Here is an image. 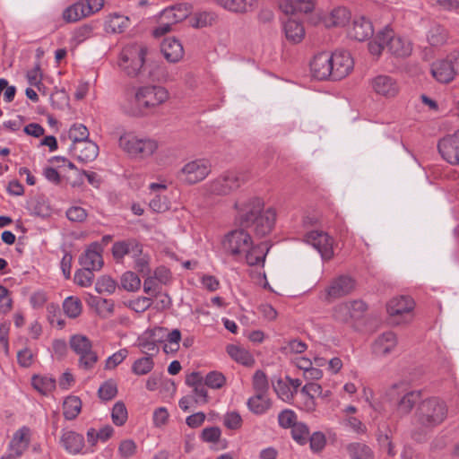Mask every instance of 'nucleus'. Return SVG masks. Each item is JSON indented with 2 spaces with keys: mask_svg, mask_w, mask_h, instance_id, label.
<instances>
[{
  "mask_svg": "<svg viewBox=\"0 0 459 459\" xmlns=\"http://www.w3.org/2000/svg\"><path fill=\"white\" fill-rule=\"evenodd\" d=\"M169 99L168 90L160 85H143L137 87L130 95L127 93L124 109L132 116H143Z\"/></svg>",
  "mask_w": 459,
  "mask_h": 459,
  "instance_id": "nucleus-1",
  "label": "nucleus"
},
{
  "mask_svg": "<svg viewBox=\"0 0 459 459\" xmlns=\"http://www.w3.org/2000/svg\"><path fill=\"white\" fill-rule=\"evenodd\" d=\"M446 415L447 407L442 400L431 397L422 401L414 413L413 424L419 431L414 429L411 434L412 437L420 441L422 434L441 424Z\"/></svg>",
  "mask_w": 459,
  "mask_h": 459,
  "instance_id": "nucleus-2",
  "label": "nucleus"
},
{
  "mask_svg": "<svg viewBox=\"0 0 459 459\" xmlns=\"http://www.w3.org/2000/svg\"><path fill=\"white\" fill-rule=\"evenodd\" d=\"M263 207L262 200L253 199L247 204L242 215L243 224L252 228L260 236H264L272 230L276 219L273 209L268 208L264 211Z\"/></svg>",
  "mask_w": 459,
  "mask_h": 459,
  "instance_id": "nucleus-3",
  "label": "nucleus"
},
{
  "mask_svg": "<svg viewBox=\"0 0 459 459\" xmlns=\"http://www.w3.org/2000/svg\"><path fill=\"white\" fill-rule=\"evenodd\" d=\"M244 182L240 172L227 171L203 186L207 195H227L237 190Z\"/></svg>",
  "mask_w": 459,
  "mask_h": 459,
  "instance_id": "nucleus-4",
  "label": "nucleus"
},
{
  "mask_svg": "<svg viewBox=\"0 0 459 459\" xmlns=\"http://www.w3.org/2000/svg\"><path fill=\"white\" fill-rule=\"evenodd\" d=\"M71 350L79 357L78 365L84 370H91L98 362L99 357L92 348V342L84 334L77 333L70 337Z\"/></svg>",
  "mask_w": 459,
  "mask_h": 459,
  "instance_id": "nucleus-5",
  "label": "nucleus"
},
{
  "mask_svg": "<svg viewBox=\"0 0 459 459\" xmlns=\"http://www.w3.org/2000/svg\"><path fill=\"white\" fill-rule=\"evenodd\" d=\"M147 48L141 44H132L126 47L120 56L119 66L128 75H137L145 62Z\"/></svg>",
  "mask_w": 459,
  "mask_h": 459,
  "instance_id": "nucleus-6",
  "label": "nucleus"
},
{
  "mask_svg": "<svg viewBox=\"0 0 459 459\" xmlns=\"http://www.w3.org/2000/svg\"><path fill=\"white\" fill-rule=\"evenodd\" d=\"M212 170V165L207 159H195L187 161L178 171L180 180L187 185H194L205 179Z\"/></svg>",
  "mask_w": 459,
  "mask_h": 459,
  "instance_id": "nucleus-7",
  "label": "nucleus"
},
{
  "mask_svg": "<svg viewBox=\"0 0 459 459\" xmlns=\"http://www.w3.org/2000/svg\"><path fill=\"white\" fill-rule=\"evenodd\" d=\"M252 244L251 236L243 230H235L229 232L221 242L224 251L236 259L243 257L244 252L252 247Z\"/></svg>",
  "mask_w": 459,
  "mask_h": 459,
  "instance_id": "nucleus-8",
  "label": "nucleus"
},
{
  "mask_svg": "<svg viewBox=\"0 0 459 459\" xmlns=\"http://www.w3.org/2000/svg\"><path fill=\"white\" fill-rule=\"evenodd\" d=\"M166 332L167 330L162 327L147 330L137 338L135 345L142 353L153 358L160 351L159 344L165 337Z\"/></svg>",
  "mask_w": 459,
  "mask_h": 459,
  "instance_id": "nucleus-9",
  "label": "nucleus"
},
{
  "mask_svg": "<svg viewBox=\"0 0 459 459\" xmlns=\"http://www.w3.org/2000/svg\"><path fill=\"white\" fill-rule=\"evenodd\" d=\"M379 39L386 42V48L394 56L406 57L411 53V42L404 38L396 36L389 26L379 31Z\"/></svg>",
  "mask_w": 459,
  "mask_h": 459,
  "instance_id": "nucleus-10",
  "label": "nucleus"
},
{
  "mask_svg": "<svg viewBox=\"0 0 459 459\" xmlns=\"http://www.w3.org/2000/svg\"><path fill=\"white\" fill-rule=\"evenodd\" d=\"M306 243L318 251L323 260H330L333 256V239L326 232L312 230L304 237Z\"/></svg>",
  "mask_w": 459,
  "mask_h": 459,
  "instance_id": "nucleus-11",
  "label": "nucleus"
},
{
  "mask_svg": "<svg viewBox=\"0 0 459 459\" xmlns=\"http://www.w3.org/2000/svg\"><path fill=\"white\" fill-rule=\"evenodd\" d=\"M441 157L452 165H459V129L441 138L437 143Z\"/></svg>",
  "mask_w": 459,
  "mask_h": 459,
  "instance_id": "nucleus-12",
  "label": "nucleus"
},
{
  "mask_svg": "<svg viewBox=\"0 0 459 459\" xmlns=\"http://www.w3.org/2000/svg\"><path fill=\"white\" fill-rule=\"evenodd\" d=\"M398 339L394 332L388 331L379 334L371 344V351L377 358H386L397 348Z\"/></svg>",
  "mask_w": 459,
  "mask_h": 459,
  "instance_id": "nucleus-13",
  "label": "nucleus"
},
{
  "mask_svg": "<svg viewBox=\"0 0 459 459\" xmlns=\"http://www.w3.org/2000/svg\"><path fill=\"white\" fill-rule=\"evenodd\" d=\"M331 66H333L332 79L341 80L347 76L353 69L354 62L347 51H336L330 54Z\"/></svg>",
  "mask_w": 459,
  "mask_h": 459,
  "instance_id": "nucleus-14",
  "label": "nucleus"
},
{
  "mask_svg": "<svg viewBox=\"0 0 459 459\" xmlns=\"http://www.w3.org/2000/svg\"><path fill=\"white\" fill-rule=\"evenodd\" d=\"M370 86L377 95L386 99L394 98L399 92L397 81L394 77L385 74L372 78Z\"/></svg>",
  "mask_w": 459,
  "mask_h": 459,
  "instance_id": "nucleus-15",
  "label": "nucleus"
},
{
  "mask_svg": "<svg viewBox=\"0 0 459 459\" xmlns=\"http://www.w3.org/2000/svg\"><path fill=\"white\" fill-rule=\"evenodd\" d=\"M367 306L362 300H353L337 305L333 310V316L341 322H348L352 318H359L366 310Z\"/></svg>",
  "mask_w": 459,
  "mask_h": 459,
  "instance_id": "nucleus-16",
  "label": "nucleus"
},
{
  "mask_svg": "<svg viewBox=\"0 0 459 459\" xmlns=\"http://www.w3.org/2000/svg\"><path fill=\"white\" fill-rule=\"evenodd\" d=\"M330 53L321 52L316 55L310 63L312 76L316 80L332 78L333 66H331Z\"/></svg>",
  "mask_w": 459,
  "mask_h": 459,
  "instance_id": "nucleus-17",
  "label": "nucleus"
},
{
  "mask_svg": "<svg viewBox=\"0 0 459 459\" xmlns=\"http://www.w3.org/2000/svg\"><path fill=\"white\" fill-rule=\"evenodd\" d=\"M31 429L27 426L19 428L13 435L8 448L15 456H22L31 441Z\"/></svg>",
  "mask_w": 459,
  "mask_h": 459,
  "instance_id": "nucleus-18",
  "label": "nucleus"
},
{
  "mask_svg": "<svg viewBox=\"0 0 459 459\" xmlns=\"http://www.w3.org/2000/svg\"><path fill=\"white\" fill-rule=\"evenodd\" d=\"M69 150L74 156L82 162L92 161L99 154L98 145L90 139L79 142V143H72Z\"/></svg>",
  "mask_w": 459,
  "mask_h": 459,
  "instance_id": "nucleus-19",
  "label": "nucleus"
},
{
  "mask_svg": "<svg viewBox=\"0 0 459 459\" xmlns=\"http://www.w3.org/2000/svg\"><path fill=\"white\" fill-rule=\"evenodd\" d=\"M140 244L135 238L117 241L112 247V255L116 261H121L126 255L130 257L140 254Z\"/></svg>",
  "mask_w": 459,
  "mask_h": 459,
  "instance_id": "nucleus-20",
  "label": "nucleus"
},
{
  "mask_svg": "<svg viewBox=\"0 0 459 459\" xmlns=\"http://www.w3.org/2000/svg\"><path fill=\"white\" fill-rule=\"evenodd\" d=\"M102 247L99 243H92L81 257V264L92 271H99L103 265Z\"/></svg>",
  "mask_w": 459,
  "mask_h": 459,
  "instance_id": "nucleus-21",
  "label": "nucleus"
},
{
  "mask_svg": "<svg viewBox=\"0 0 459 459\" xmlns=\"http://www.w3.org/2000/svg\"><path fill=\"white\" fill-rule=\"evenodd\" d=\"M354 281L349 276L342 275L332 281L327 289L329 299H337L348 295L354 289Z\"/></svg>",
  "mask_w": 459,
  "mask_h": 459,
  "instance_id": "nucleus-22",
  "label": "nucleus"
},
{
  "mask_svg": "<svg viewBox=\"0 0 459 459\" xmlns=\"http://www.w3.org/2000/svg\"><path fill=\"white\" fill-rule=\"evenodd\" d=\"M161 53L167 61L178 62L184 56V48L181 42L175 38H166L160 46Z\"/></svg>",
  "mask_w": 459,
  "mask_h": 459,
  "instance_id": "nucleus-23",
  "label": "nucleus"
},
{
  "mask_svg": "<svg viewBox=\"0 0 459 459\" xmlns=\"http://www.w3.org/2000/svg\"><path fill=\"white\" fill-rule=\"evenodd\" d=\"M414 307V301L409 298L401 296L392 299L387 304V312L391 316H411Z\"/></svg>",
  "mask_w": 459,
  "mask_h": 459,
  "instance_id": "nucleus-24",
  "label": "nucleus"
},
{
  "mask_svg": "<svg viewBox=\"0 0 459 459\" xmlns=\"http://www.w3.org/2000/svg\"><path fill=\"white\" fill-rule=\"evenodd\" d=\"M431 74L439 82H451L454 79V70L450 57L434 62L431 65Z\"/></svg>",
  "mask_w": 459,
  "mask_h": 459,
  "instance_id": "nucleus-25",
  "label": "nucleus"
},
{
  "mask_svg": "<svg viewBox=\"0 0 459 459\" xmlns=\"http://www.w3.org/2000/svg\"><path fill=\"white\" fill-rule=\"evenodd\" d=\"M374 30L370 21L365 17L354 19L350 36L359 41L365 40L373 35Z\"/></svg>",
  "mask_w": 459,
  "mask_h": 459,
  "instance_id": "nucleus-26",
  "label": "nucleus"
},
{
  "mask_svg": "<svg viewBox=\"0 0 459 459\" xmlns=\"http://www.w3.org/2000/svg\"><path fill=\"white\" fill-rule=\"evenodd\" d=\"M61 441L65 450L70 454H79L84 447L83 436L72 430L64 431Z\"/></svg>",
  "mask_w": 459,
  "mask_h": 459,
  "instance_id": "nucleus-27",
  "label": "nucleus"
},
{
  "mask_svg": "<svg viewBox=\"0 0 459 459\" xmlns=\"http://www.w3.org/2000/svg\"><path fill=\"white\" fill-rule=\"evenodd\" d=\"M315 5V0H285L281 4V8L287 14L296 13H307L314 10Z\"/></svg>",
  "mask_w": 459,
  "mask_h": 459,
  "instance_id": "nucleus-28",
  "label": "nucleus"
},
{
  "mask_svg": "<svg viewBox=\"0 0 459 459\" xmlns=\"http://www.w3.org/2000/svg\"><path fill=\"white\" fill-rule=\"evenodd\" d=\"M223 9L232 13H247L255 7L256 0H215Z\"/></svg>",
  "mask_w": 459,
  "mask_h": 459,
  "instance_id": "nucleus-29",
  "label": "nucleus"
},
{
  "mask_svg": "<svg viewBox=\"0 0 459 459\" xmlns=\"http://www.w3.org/2000/svg\"><path fill=\"white\" fill-rule=\"evenodd\" d=\"M89 17L83 0H79L67 6L62 13V18L65 22H76L83 18Z\"/></svg>",
  "mask_w": 459,
  "mask_h": 459,
  "instance_id": "nucleus-30",
  "label": "nucleus"
},
{
  "mask_svg": "<svg viewBox=\"0 0 459 459\" xmlns=\"http://www.w3.org/2000/svg\"><path fill=\"white\" fill-rule=\"evenodd\" d=\"M268 248L265 245H253L244 252L243 256L248 265H264Z\"/></svg>",
  "mask_w": 459,
  "mask_h": 459,
  "instance_id": "nucleus-31",
  "label": "nucleus"
},
{
  "mask_svg": "<svg viewBox=\"0 0 459 459\" xmlns=\"http://www.w3.org/2000/svg\"><path fill=\"white\" fill-rule=\"evenodd\" d=\"M247 406L252 413L262 415L271 408L272 402L266 394H255L248 398Z\"/></svg>",
  "mask_w": 459,
  "mask_h": 459,
  "instance_id": "nucleus-32",
  "label": "nucleus"
},
{
  "mask_svg": "<svg viewBox=\"0 0 459 459\" xmlns=\"http://www.w3.org/2000/svg\"><path fill=\"white\" fill-rule=\"evenodd\" d=\"M420 398L421 391L413 390L404 393L397 404L398 413L403 416L408 415Z\"/></svg>",
  "mask_w": 459,
  "mask_h": 459,
  "instance_id": "nucleus-33",
  "label": "nucleus"
},
{
  "mask_svg": "<svg viewBox=\"0 0 459 459\" xmlns=\"http://www.w3.org/2000/svg\"><path fill=\"white\" fill-rule=\"evenodd\" d=\"M283 30L286 38L293 43L300 42L305 36V30L302 23L292 18H289L284 22Z\"/></svg>",
  "mask_w": 459,
  "mask_h": 459,
  "instance_id": "nucleus-34",
  "label": "nucleus"
},
{
  "mask_svg": "<svg viewBox=\"0 0 459 459\" xmlns=\"http://www.w3.org/2000/svg\"><path fill=\"white\" fill-rule=\"evenodd\" d=\"M129 17L117 13L109 14L105 22L106 30L113 33H122L129 27Z\"/></svg>",
  "mask_w": 459,
  "mask_h": 459,
  "instance_id": "nucleus-35",
  "label": "nucleus"
},
{
  "mask_svg": "<svg viewBox=\"0 0 459 459\" xmlns=\"http://www.w3.org/2000/svg\"><path fill=\"white\" fill-rule=\"evenodd\" d=\"M226 351L229 356L239 364L250 367L255 362L252 354L242 346L230 344L227 346Z\"/></svg>",
  "mask_w": 459,
  "mask_h": 459,
  "instance_id": "nucleus-36",
  "label": "nucleus"
},
{
  "mask_svg": "<svg viewBox=\"0 0 459 459\" xmlns=\"http://www.w3.org/2000/svg\"><path fill=\"white\" fill-rule=\"evenodd\" d=\"M159 143L155 139L150 137H143L138 140L136 152L134 158L148 159L152 157L158 150Z\"/></svg>",
  "mask_w": 459,
  "mask_h": 459,
  "instance_id": "nucleus-37",
  "label": "nucleus"
},
{
  "mask_svg": "<svg viewBox=\"0 0 459 459\" xmlns=\"http://www.w3.org/2000/svg\"><path fill=\"white\" fill-rule=\"evenodd\" d=\"M351 20L350 11L343 6H338L333 8L325 19L327 26L343 27Z\"/></svg>",
  "mask_w": 459,
  "mask_h": 459,
  "instance_id": "nucleus-38",
  "label": "nucleus"
},
{
  "mask_svg": "<svg viewBox=\"0 0 459 459\" xmlns=\"http://www.w3.org/2000/svg\"><path fill=\"white\" fill-rule=\"evenodd\" d=\"M32 386L41 394L48 395L56 388V380L48 376L35 375L31 378Z\"/></svg>",
  "mask_w": 459,
  "mask_h": 459,
  "instance_id": "nucleus-39",
  "label": "nucleus"
},
{
  "mask_svg": "<svg viewBox=\"0 0 459 459\" xmlns=\"http://www.w3.org/2000/svg\"><path fill=\"white\" fill-rule=\"evenodd\" d=\"M82 410V402L77 396H68L63 403V414L66 420H74Z\"/></svg>",
  "mask_w": 459,
  "mask_h": 459,
  "instance_id": "nucleus-40",
  "label": "nucleus"
},
{
  "mask_svg": "<svg viewBox=\"0 0 459 459\" xmlns=\"http://www.w3.org/2000/svg\"><path fill=\"white\" fill-rule=\"evenodd\" d=\"M427 39L433 47L442 46L447 40V31L443 26L435 24L430 27L427 34Z\"/></svg>",
  "mask_w": 459,
  "mask_h": 459,
  "instance_id": "nucleus-41",
  "label": "nucleus"
},
{
  "mask_svg": "<svg viewBox=\"0 0 459 459\" xmlns=\"http://www.w3.org/2000/svg\"><path fill=\"white\" fill-rule=\"evenodd\" d=\"M154 368L153 358L151 356H143L134 361L131 371L136 376H144L149 374Z\"/></svg>",
  "mask_w": 459,
  "mask_h": 459,
  "instance_id": "nucleus-42",
  "label": "nucleus"
},
{
  "mask_svg": "<svg viewBox=\"0 0 459 459\" xmlns=\"http://www.w3.org/2000/svg\"><path fill=\"white\" fill-rule=\"evenodd\" d=\"M139 137L132 133L123 134L118 140L120 149L134 158L136 152Z\"/></svg>",
  "mask_w": 459,
  "mask_h": 459,
  "instance_id": "nucleus-43",
  "label": "nucleus"
},
{
  "mask_svg": "<svg viewBox=\"0 0 459 459\" xmlns=\"http://www.w3.org/2000/svg\"><path fill=\"white\" fill-rule=\"evenodd\" d=\"M63 309L68 317L76 318L82 314V301L77 297H67L63 302Z\"/></svg>",
  "mask_w": 459,
  "mask_h": 459,
  "instance_id": "nucleus-44",
  "label": "nucleus"
},
{
  "mask_svg": "<svg viewBox=\"0 0 459 459\" xmlns=\"http://www.w3.org/2000/svg\"><path fill=\"white\" fill-rule=\"evenodd\" d=\"M273 387L278 397L284 402H290L293 398V390L290 385L281 378L273 381Z\"/></svg>",
  "mask_w": 459,
  "mask_h": 459,
  "instance_id": "nucleus-45",
  "label": "nucleus"
},
{
  "mask_svg": "<svg viewBox=\"0 0 459 459\" xmlns=\"http://www.w3.org/2000/svg\"><path fill=\"white\" fill-rule=\"evenodd\" d=\"M351 459H372L371 449L361 443H352L348 446Z\"/></svg>",
  "mask_w": 459,
  "mask_h": 459,
  "instance_id": "nucleus-46",
  "label": "nucleus"
},
{
  "mask_svg": "<svg viewBox=\"0 0 459 459\" xmlns=\"http://www.w3.org/2000/svg\"><path fill=\"white\" fill-rule=\"evenodd\" d=\"M68 137L72 143H79V142L89 140L88 128L82 124H74L69 129Z\"/></svg>",
  "mask_w": 459,
  "mask_h": 459,
  "instance_id": "nucleus-47",
  "label": "nucleus"
},
{
  "mask_svg": "<svg viewBox=\"0 0 459 459\" xmlns=\"http://www.w3.org/2000/svg\"><path fill=\"white\" fill-rule=\"evenodd\" d=\"M129 355V351L126 348H123L108 356L105 360L104 369L113 370L118 365H120Z\"/></svg>",
  "mask_w": 459,
  "mask_h": 459,
  "instance_id": "nucleus-48",
  "label": "nucleus"
},
{
  "mask_svg": "<svg viewBox=\"0 0 459 459\" xmlns=\"http://www.w3.org/2000/svg\"><path fill=\"white\" fill-rule=\"evenodd\" d=\"M121 286L127 291H136L141 287V280L133 272H126L121 277Z\"/></svg>",
  "mask_w": 459,
  "mask_h": 459,
  "instance_id": "nucleus-49",
  "label": "nucleus"
},
{
  "mask_svg": "<svg viewBox=\"0 0 459 459\" xmlns=\"http://www.w3.org/2000/svg\"><path fill=\"white\" fill-rule=\"evenodd\" d=\"M117 289V282L110 276L103 275L100 277L95 284V290L100 294H112Z\"/></svg>",
  "mask_w": 459,
  "mask_h": 459,
  "instance_id": "nucleus-50",
  "label": "nucleus"
},
{
  "mask_svg": "<svg viewBox=\"0 0 459 459\" xmlns=\"http://www.w3.org/2000/svg\"><path fill=\"white\" fill-rule=\"evenodd\" d=\"M204 384L211 389H221L226 384V377L220 371H211L204 377Z\"/></svg>",
  "mask_w": 459,
  "mask_h": 459,
  "instance_id": "nucleus-51",
  "label": "nucleus"
},
{
  "mask_svg": "<svg viewBox=\"0 0 459 459\" xmlns=\"http://www.w3.org/2000/svg\"><path fill=\"white\" fill-rule=\"evenodd\" d=\"M127 417L128 414L125 403L123 402H117L111 411L113 423L117 426H123L126 423Z\"/></svg>",
  "mask_w": 459,
  "mask_h": 459,
  "instance_id": "nucleus-52",
  "label": "nucleus"
},
{
  "mask_svg": "<svg viewBox=\"0 0 459 459\" xmlns=\"http://www.w3.org/2000/svg\"><path fill=\"white\" fill-rule=\"evenodd\" d=\"M99 396L101 400L109 401L117 394V385L112 379L104 382L98 390Z\"/></svg>",
  "mask_w": 459,
  "mask_h": 459,
  "instance_id": "nucleus-53",
  "label": "nucleus"
},
{
  "mask_svg": "<svg viewBox=\"0 0 459 459\" xmlns=\"http://www.w3.org/2000/svg\"><path fill=\"white\" fill-rule=\"evenodd\" d=\"M223 424L228 429L238 430L242 427L243 420L238 411H231L224 414Z\"/></svg>",
  "mask_w": 459,
  "mask_h": 459,
  "instance_id": "nucleus-54",
  "label": "nucleus"
},
{
  "mask_svg": "<svg viewBox=\"0 0 459 459\" xmlns=\"http://www.w3.org/2000/svg\"><path fill=\"white\" fill-rule=\"evenodd\" d=\"M291 436L299 444H305L309 437V429L307 426L302 422H297L291 428Z\"/></svg>",
  "mask_w": 459,
  "mask_h": 459,
  "instance_id": "nucleus-55",
  "label": "nucleus"
},
{
  "mask_svg": "<svg viewBox=\"0 0 459 459\" xmlns=\"http://www.w3.org/2000/svg\"><path fill=\"white\" fill-rule=\"evenodd\" d=\"M94 280L93 271L83 267L78 270L74 274V281L81 287H89L92 284Z\"/></svg>",
  "mask_w": 459,
  "mask_h": 459,
  "instance_id": "nucleus-56",
  "label": "nucleus"
},
{
  "mask_svg": "<svg viewBox=\"0 0 459 459\" xmlns=\"http://www.w3.org/2000/svg\"><path fill=\"white\" fill-rule=\"evenodd\" d=\"M215 20L213 13L201 12L196 13L192 18V25L195 28H204L212 24Z\"/></svg>",
  "mask_w": 459,
  "mask_h": 459,
  "instance_id": "nucleus-57",
  "label": "nucleus"
},
{
  "mask_svg": "<svg viewBox=\"0 0 459 459\" xmlns=\"http://www.w3.org/2000/svg\"><path fill=\"white\" fill-rule=\"evenodd\" d=\"M253 388L255 394H266L269 389V383L265 374L262 370H257L253 377Z\"/></svg>",
  "mask_w": 459,
  "mask_h": 459,
  "instance_id": "nucleus-58",
  "label": "nucleus"
},
{
  "mask_svg": "<svg viewBox=\"0 0 459 459\" xmlns=\"http://www.w3.org/2000/svg\"><path fill=\"white\" fill-rule=\"evenodd\" d=\"M134 263V268L137 269L139 273L142 274H149L150 273V257L148 255L143 253V246L140 247V254L136 255L135 256H132Z\"/></svg>",
  "mask_w": 459,
  "mask_h": 459,
  "instance_id": "nucleus-59",
  "label": "nucleus"
},
{
  "mask_svg": "<svg viewBox=\"0 0 459 459\" xmlns=\"http://www.w3.org/2000/svg\"><path fill=\"white\" fill-rule=\"evenodd\" d=\"M342 425L350 429L356 434H364L367 431V427L361 422V420L353 416H346L343 418Z\"/></svg>",
  "mask_w": 459,
  "mask_h": 459,
  "instance_id": "nucleus-60",
  "label": "nucleus"
},
{
  "mask_svg": "<svg viewBox=\"0 0 459 459\" xmlns=\"http://www.w3.org/2000/svg\"><path fill=\"white\" fill-rule=\"evenodd\" d=\"M117 451L121 457L130 458L136 454L137 446L132 439H124L120 442Z\"/></svg>",
  "mask_w": 459,
  "mask_h": 459,
  "instance_id": "nucleus-61",
  "label": "nucleus"
},
{
  "mask_svg": "<svg viewBox=\"0 0 459 459\" xmlns=\"http://www.w3.org/2000/svg\"><path fill=\"white\" fill-rule=\"evenodd\" d=\"M221 437V430L219 427H208L202 430L201 439L205 443H217Z\"/></svg>",
  "mask_w": 459,
  "mask_h": 459,
  "instance_id": "nucleus-62",
  "label": "nucleus"
},
{
  "mask_svg": "<svg viewBox=\"0 0 459 459\" xmlns=\"http://www.w3.org/2000/svg\"><path fill=\"white\" fill-rule=\"evenodd\" d=\"M152 300L147 297H138L128 302V307L136 313H143L152 305Z\"/></svg>",
  "mask_w": 459,
  "mask_h": 459,
  "instance_id": "nucleus-63",
  "label": "nucleus"
},
{
  "mask_svg": "<svg viewBox=\"0 0 459 459\" xmlns=\"http://www.w3.org/2000/svg\"><path fill=\"white\" fill-rule=\"evenodd\" d=\"M92 33V27L90 25H82L77 29H75L72 35V41L76 45H79L84 42L87 39L91 37Z\"/></svg>",
  "mask_w": 459,
  "mask_h": 459,
  "instance_id": "nucleus-64",
  "label": "nucleus"
}]
</instances>
